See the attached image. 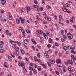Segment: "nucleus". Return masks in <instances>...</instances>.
<instances>
[{
  "label": "nucleus",
  "instance_id": "nucleus-1",
  "mask_svg": "<svg viewBox=\"0 0 76 76\" xmlns=\"http://www.w3.org/2000/svg\"><path fill=\"white\" fill-rule=\"evenodd\" d=\"M18 66H21L23 69H25V64H24V62H22L21 64L19 62Z\"/></svg>",
  "mask_w": 76,
  "mask_h": 76
},
{
  "label": "nucleus",
  "instance_id": "nucleus-2",
  "mask_svg": "<svg viewBox=\"0 0 76 76\" xmlns=\"http://www.w3.org/2000/svg\"><path fill=\"white\" fill-rule=\"evenodd\" d=\"M19 19L21 21V23H24L25 22V19L24 18L20 17Z\"/></svg>",
  "mask_w": 76,
  "mask_h": 76
},
{
  "label": "nucleus",
  "instance_id": "nucleus-3",
  "mask_svg": "<svg viewBox=\"0 0 76 76\" xmlns=\"http://www.w3.org/2000/svg\"><path fill=\"white\" fill-rule=\"evenodd\" d=\"M67 35L68 38L69 39H72L73 38V36L70 34V33H68L67 34Z\"/></svg>",
  "mask_w": 76,
  "mask_h": 76
},
{
  "label": "nucleus",
  "instance_id": "nucleus-4",
  "mask_svg": "<svg viewBox=\"0 0 76 76\" xmlns=\"http://www.w3.org/2000/svg\"><path fill=\"white\" fill-rule=\"evenodd\" d=\"M43 67L44 69H47V66H46V65L45 64H43L42 63L40 64Z\"/></svg>",
  "mask_w": 76,
  "mask_h": 76
},
{
  "label": "nucleus",
  "instance_id": "nucleus-5",
  "mask_svg": "<svg viewBox=\"0 0 76 76\" xmlns=\"http://www.w3.org/2000/svg\"><path fill=\"white\" fill-rule=\"evenodd\" d=\"M1 2L2 5H4L6 2V0H1Z\"/></svg>",
  "mask_w": 76,
  "mask_h": 76
},
{
  "label": "nucleus",
  "instance_id": "nucleus-6",
  "mask_svg": "<svg viewBox=\"0 0 76 76\" xmlns=\"http://www.w3.org/2000/svg\"><path fill=\"white\" fill-rule=\"evenodd\" d=\"M7 58L9 61H12V58L11 57V56L8 55L7 56Z\"/></svg>",
  "mask_w": 76,
  "mask_h": 76
},
{
  "label": "nucleus",
  "instance_id": "nucleus-7",
  "mask_svg": "<svg viewBox=\"0 0 76 76\" xmlns=\"http://www.w3.org/2000/svg\"><path fill=\"white\" fill-rule=\"evenodd\" d=\"M57 67H62L63 66V65L62 64V63L60 62L59 63H58V64H57Z\"/></svg>",
  "mask_w": 76,
  "mask_h": 76
},
{
  "label": "nucleus",
  "instance_id": "nucleus-8",
  "mask_svg": "<svg viewBox=\"0 0 76 76\" xmlns=\"http://www.w3.org/2000/svg\"><path fill=\"white\" fill-rule=\"evenodd\" d=\"M37 32H38L39 34H40V35H42V33H43V31H37Z\"/></svg>",
  "mask_w": 76,
  "mask_h": 76
},
{
  "label": "nucleus",
  "instance_id": "nucleus-9",
  "mask_svg": "<svg viewBox=\"0 0 76 76\" xmlns=\"http://www.w3.org/2000/svg\"><path fill=\"white\" fill-rule=\"evenodd\" d=\"M56 63L58 64V63H59L61 62V60L59 59H57L56 61Z\"/></svg>",
  "mask_w": 76,
  "mask_h": 76
},
{
  "label": "nucleus",
  "instance_id": "nucleus-10",
  "mask_svg": "<svg viewBox=\"0 0 76 76\" xmlns=\"http://www.w3.org/2000/svg\"><path fill=\"white\" fill-rule=\"evenodd\" d=\"M26 9L27 10V12L28 11H30L31 10V8L29 7H26Z\"/></svg>",
  "mask_w": 76,
  "mask_h": 76
},
{
  "label": "nucleus",
  "instance_id": "nucleus-11",
  "mask_svg": "<svg viewBox=\"0 0 76 76\" xmlns=\"http://www.w3.org/2000/svg\"><path fill=\"white\" fill-rule=\"evenodd\" d=\"M20 19H17L16 20V21L17 23H18V24H19V23L20 22Z\"/></svg>",
  "mask_w": 76,
  "mask_h": 76
},
{
  "label": "nucleus",
  "instance_id": "nucleus-12",
  "mask_svg": "<svg viewBox=\"0 0 76 76\" xmlns=\"http://www.w3.org/2000/svg\"><path fill=\"white\" fill-rule=\"evenodd\" d=\"M68 62L69 63V64H72L73 62L71 61L70 60H69Z\"/></svg>",
  "mask_w": 76,
  "mask_h": 76
},
{
  "label": "nucleus",
  "instance_id": "nucleus-13",
  "mask_svg": "<svg viewBox=\"0 0 76 76\" xmlns=\"http://www.w3.org/2000/svg\"><path fill=\"white\" fill-rule=\"evenodd\" d=\"M46 20H47L48 21H50V20H51V18L50 17L46 18Z\"/></svg>",
  "mask_w": 76,
  "mask_h": 76
},
{
  "label": "nucleus",
  "instance_id": "nucleus-14",
  "mask_svg": "<svg viewBox=\"0 0 76 76\" xmlns=\"http://www.w3.org/2000/svg\"><path fill=\"white\" fill-rule=\"evenodd\" d=\"M62 9L64 11V12H67V10L66 9L63 8V7H62Z\"/></svg>",
  "mask_w": 76,
  "mask_h": 76
},
{
  "label": "nucleus",
  "instance_id": "nucleus-15",
  "mask_svg": "<svg viewBox=\"0 0 76 76\" xmlns=\"http://www.w3.org/2000/svg\"><path fill=\"white\" fill-rule=\"evenodd\" d=\"M50 63L51 64H54V63H55V61H54V60H53L52 61L50 60Z\"/></svg>",
  "mask_w": 76,
  "mask_h": 76
},
{
  "label": "nucleus",
  "instance_id": "nucleus-16",
  "mask_svg": "<svg viewBox=\"0 0 76 76\" xmlns=\"http://www.w3.org/2000/svg\"><path fill=\"white\" fill-rule=\"evenodd\" d=\"M23 72L24 73H26L27 72V70H26L25 69H24V68H23Z\"/></svg>",
  "mask_w": 76,
  "mask_h": 76
},
{
  "label": "nucleus",
  "instance_id": "nucleus-17",
  "mask_svg": "<svg viewBox=\"0 0 76 76\" xmlns=\"http://www.w3.org/2000/svg\"><path fill=\"white\" fill-rule=\"evenodd\" d=\"M4 67H6V68H8V66H6V65H5V64H6L7 62H4Z\"/></svg>",
  "mask_w": 76,
  "mask_h": 76
},
{
  "label": "nucleus",
  "instance_id": "nucleus-18",
  "mask_svg": "<svg viewBox=\"0 0 76 76\" xmlns=\"http://www.w3.org/2000/svg\"><path fill=\"white\" fill-rule=\"evenodd\" d=\"M19 52L17 51L16 52V56H19Z\"/></svg>",
  "mask_w": 76,
  "mask_h": 76
},
{
  "label": "nucleus",
  "instance_id": "nucleus-19",
  "mask_svg": "<svg viewBox=\"0 0 76 76\" xmlns=\"http://www.w3.org/2000/svg\"><path fill=\"white\" fill-rule=\"evenodd\" d=\"M24 42L25 44H28V40H25L24 41Z\"/></svg>",
  "mask_w": 76,
  "mask_h": 76
},
{
  "label": "nucleus",
  "instance_id": "nucleus-20",
  "mask_svg": "<svg viewBox=\"0 0 76 76\" xmlns=\"http://www.w3.org/2000/svg\"><path fill=\"white\" fill-rule=\"evenodd\" d=\"M37 69L38 71H41V68L40 66H38Z\"/></svg>",
  "mask_w": 76,
  "mask_h": 76
},
{
  "label": "nucleus",
  "instance_id": "nucleus-21",
  "mask_svg": "<svg viewBox=\"0 0 76 76\" xmlns=\"http://www.w3.org/2000/svg\"><path fill=\"white\" fill-rule=\"evenodd\" d=\"M21 53L22 54H25V51L23 50L22 49L21 50Z\"/></svg>",
  "mask_w": 76,
  "mask_h": 76
},
{
  "label": "nucleus",
  "instance_id": "nucleus-22",
  "mask_svg": "<svg viewBox=\"0 0 76 76\" xmlns=\"http://www.w3.org/2000/svg\"><path fill=\"white\" fill-rule=\"evenodd\" d=\"M44 55L45 56H46L47 58H48L49 57V55H47L46 53H44Z\"/></svg>",
  "mask_w": 76,
  "mask_h": 76
},
{
  "label": "nucleus",
  "instance_id": "nucleus-23",
  "mask_svg": "<svg viewBox=\"0 0 76 76\" xmlns=\"http://www.w3.org/2000/svg\"><path fill=\"white\" fill-rule=\"evenodd\" d=\"M11 43L13 45H15V44H16V42L14 41H12Z\"/></svg>",
  "mask_w": 76,
  "mask_h": 76
},
{
  "label": "nucleus",
  "instance_id": "nucleus-24",
  "mask_svg": "<svg viewBox=\"0 0 76 76\" xmlns=\"http://www.w3.org/2000/svg\"><path fill=\"white\" fill-rule=\"evenodd\" d=\"M73 44H75L76 43V40L75 39H74L73 40Z\"/></svg>",
  "mask_w": 76,
  "mask_h": 76
},
{
  "label": "nucleus",
  "instance_id": "nucleus-25",
  "mask_svg": "<svg viewBox=\"0 0 76 76\" xmlns=\"http://www.w3.org/2000/svg\"><path fill=\"white\" fill-rule=\"evenodd\" d=\"M4 50L3 49H1L0 50V53H3V52H4Z\"/></svg>",
  "mask_w": 76,
  "mask_h": 76
},
{
  "label": "nucleus",
  "instance_id": "nucleus-26",
  "mask_svg": "<svg viewBox=\"0 0 76 76\" xmlns=\"http://www.w3.org/2000/svg\"><path fill=\"white\" fill-rule=\"evenodd\" d=\"M75 48V47L74 45H72L71 47V49H74V48Z\"/></svg>",
  "mask_w": 76,
  "mask_h": 76
},
{
  "label": "nucleus",
  "instance_id": "nucleus-27",
  "mask_svg": "<svg viewBox=\"0 0 76 76\" xmlns=\"http://www.w3.org/2000/svg\"><path fill=\"white\" fill-rule=\"evenodd\" d=\"M29 70H33V68L31 67V66H30L29 67Z\"/></svg>",
  "mask_w": 76,
  "mask_h": 76
},
{
  "label": "nucleus",
  "instance_id": "nucleus-28",
  "mask_svg": "<svg viewBox=\"0 0 76 76\" xmlns=\"http://www.w3.org/2000/svg\"><path fill=\"white\" fill-rule=\"evenodd\" d=\"M42 14L44 16H46V13L45 12H43L42 13Z\"/></svg>",
  "mask_w": 76,
  "mask_h": 76
},
{
  "label": "nucleus",
  "instance_id": "nucleus-29",
  "mask_svg": "<svg viewBox=\"0 0 76 76\" xmlns=\"http://www.w3.org/2000/svg\"><path fill=\"white\" fill-rule=\"evenodd\" d=\"M61 34L62 35L64 34V31L62 30L61 31Z\"/></svg>",
  "mask_w": 76,
  "mask_h": 76
},
{
  "label": "nucleus",
  "instance_id": "nucleus-30",
  "mask_svg": "<svg viewBox=\"0 0 76 76\" xmlns=\"http://www.w3.org/2000/svg\"><path fill=\"white\" fill-rule=\"evenodd\" d=\"M47 9H51V7H50V6L47 5L46 7Z\"/></svg>",
  "mask_w": 76,
  "mask_h": 76
},
{
  "label": "nucleus",
  "instance_id": "nucleus-31",
  "mask_svg": "<svg viewBox=\"0 0 76 76\" xmlns=\"http://www.w3.org/2000/svg\"><path fill=\"white\" fill-rule=\"evenodd\" d=\"M34 2V3L35 4H38V2H37V0H35Z\"/></svg>",
  "mask_w": 76,
  "mask_h": 76
},
{
  "label": "nucleus",
  "instance_id": "nucleus-32",
  "mask_svg": "<svg viewBox=\"0 0 76 76\" xmlns=\"http://www.w3.org/2000/svg\"><path fill=\"white\" fill-rule=\"evenodd\" d=\"M12 47L13 48H14V49H15V48H16L17 46H16V45H13Z\"/></svg>",
  "mask_w": 76,
  "mask_h": 76
},
{
  "label": "nucleus",
  "instance_id": "nucleus-33",
  "mask_svg": "<svg viewBox=\"0 0 76 76\" xmlns=\"http://www.w3.org/2000/svg\"><path fill=\"white\" fill-rule=\"evenodd\" d=\"M49 41L50 43H51L52 42V39L51 38H49Z\"/></svg>",
  "mask_w": 76,
  "mask_h": 76
},
{
  "label": "nucleus",
  "instance_id": "nucleus-34",
  "mask_svg": "<svg viewBox=\"0 0 76 76\" xmlns=\"http://www.w3.org/2000/svg\"><path fill=\"white\" fill-rule=\"evenodd\" d=\"M63 49L64 50H67V48L66 46H64L63 47Z\"/></svg>",
  "mask_w": 76,
  "mask_h": 76
},
{
  "label": "nucleus",
  "instance_id": "nucleus-35",
  "mask_svg": "<svg viewBox=\"0 0 76 76\" xmlns=\"http://www.w3.org/2000/svg\"><path fill=\"white\" fill-rule=\"evenodd\" d=\"M26 32L28 34H29V33H30V31H29V30H26Z\"/></svg>",
  "mask_w": 76,
  "mask_h": 76
},
{
  "label": "nucleus",
  "instance_id": "nucleus-36",
  "mask_svg": "<svg viewBox=\"0 0 76 76\" xmlns=\"http://www.w3.org/2000/svg\"><path fill=\"white\" fill-rule=\"evenodd\" d=\"M47 63H48V66H49V67H51V64H50V63L49 62H48Z\"/></svg>",
  "mask_w": 76,
  "mask_h": 76
},
{
  "label": "nucleus",
  "instance_id": "nucleus-37",
  "mask_svg": "<svg viewBox=\"0 0 76 76\" xmlns=\"http://www.w3.org/2000/svg\"><path fill=\"white\" fill-rule=\"evenodd\" d=\"M55 44L56 45V46H59V45L57 42L55 43Z\"/></svg>",
  "mask_w": 76,
  "mask_h": 76
},
{
  "label": "nucleus",
  "instance_id": "nucleus-38",
  "mask_svg": "<svg viewBox=\"0 0 76 76\" xmlns=\"http://www.w3.org/2000/svg\"><path fill=\"white\" fill-rule=\"evenodd\" d=\"M21 32L22 33H23V34H24L25 33V30H24V29H23L21 30Z\"/></svg>",
  "mask_w": 76,
  "mask_h": 76
},
{
  "label": "nucleus",
  "instance_id": "nucleus-39",
  "mask_svg": "<svg viewBox=\"0 0 76 76\" xmlns=\"http://www.w3.org/2000/svg\"><path fill=\"white\" fill-rule=\"evenodd\" d=\"M4 75V72H2L0 73V75L1 76H3Z\"/></svg>",
  "mask_w": 76,
  "mask_h": 76
},
{
  "label": "nucleus",
  "instance_id": "nucleus-40",
  "mask_svg": "<svg viewBox=\"0 0 76 76\" xmlns=\"http://www.w3.org/2000/svg\"><path fill=\"white\" fill-rule=\"evenodd\" d=\"M9 19L10 20H12V17L11 16H10L9 17Z\"/></svg>",
  "mask_w": 76,
  "mask_h": 76
},
{
  "label": "nucleus",
  "instance_id": "nucleus-41",
  "mask_svg": "<svg viewBox=\"0 0 76 76\" xmlns=\"http://www.w3.org/2000/svg\"><path fill=\"white\" fill-rule=\"evenodd\" d=\"M32 48H33V50L34 51H35V47L34 46H32Z\"/></svg>",
  "mask_w": 76,
  "mask_h": 76
},
{
  "label": "nucleus",
  "instance_id": "nucleus-42",
  "mask_svg": "<svg viewBox=\"0 0 76 76\" xmlns=\"http://www.w3.org/2000/svg\"><path fill=\"white\" fill-rule=\"evenodd\" d=\"M40 56H41V55H40V53H38V54L37 55V56L38 57H39V58L40 57Z\"/></svg>",
  "mask_w": 76,
  "mask_h": 76
},
{
  "label": "nucleus",
  "instance_id": "nucleus-43",
  "mask_svg": "<svg viewBox=\"0 0 76 76\" xmlns=\"http://www.w3.org/2000/svg\"><path fill=\"white\" fill-rule=\"evenodd\" d=\"M71 53H73L74 54H76V52H75V51H74L73 50L71 51Z\"/></svg>",
  "mask_w": 76,
  "mask_h": 76
},
{
  "label": "nucleus",
  "instance_id": "nucleus-44",
  "mask_svg": "<svg viewBox=\"0 0 76 76\" xmlns=\"http://www.w3.org/2000/svg\"><path fill=\"white\" fill-rule=\"evenodd\" d=\"M19 50V47H18L16 49V51H18Z\"/></svg>",
  "mask_w": 76,
  "mask_h": 76
},
{
  "label": "nucleus",
  "instance_id": "nucleus-45",
  "mask_svg": "<svg viewBox=\"0 0 76 76\" xmlns=\"http://www.w3.org/2000/svg\"><path fill=\"white\" fill-rule=\"evenodd\" d=\"M56 74L57 75H60V73L58 72L57 71L56 72Z\"/></svg>",
  "mask_w": 76,
  "mask_h": 76
},
{
  "label": "nucleus",
  "instance_id": "nucleus-46",
  "mask_svg": "<svg viewBox=\"0 0 76 76\" xmlns=\"http://www.w3.org/2000/svg\"><path fill=\"white\" fill-rule=\"evenodd\" d=\"M21 11L22 12H23L25 11V10L23 9H22L21 10Z\"/></svg>",
  "mask_w": 76,
  "mask_h": 76
},
{
  "label": "nucleus",
  "instance_id": "nucleus-47",
  "mask_svg": "<svg viewBox=\"0 0 76 76\" xmlns=\"http://www.w3.org/2000/svg\"><path fill=\"white\" fill-rule=\"evenodd\" d=\"M47 47L48 48H50L51 47V45L50 44H48L47 45Z\"/></svg>",
  "mask_w": 76,
  "mask_h": 76
},
{
  "label": "nucleus",
  "instance_id": "nucleus-48",
  "mask_svg": "<svg viewBox=\"0 0 76 76\" xmlns=\"http://www.w3.org/2000/svg\"><path fill=\"white\" fill-rule=\"evenodd\" d=\"M66 12L69 13H71V11H69L68 10H67V11Z\"/></svg>",
  "mask_w": 76,
  "mask_h": 76
},
{
  "label": "nucleus",
  "instance_id": "nucleus-49",
  "mask_svg": "<svg viewBox=\"0 0 76 76\" xmlns=\"http://www.w3.org/2000/svg\"><path fill=\"white\" fill-rule=\"evenodd\" d=\"M68 70H69V71H70L71 70V67H69L68 68Z\"/></svg>",
  "mask_w": 76,
  "mask_h": 76
},
{
  "label": "nucleus",
  "instance_id": "nucleus-50",
  "mask_svg": "<svg viewBox=\"0 0 76 76\" xmlns=\"http://www.w3.org/2000/svg\"><path fill=\"white\" fill-rule=\"evenodd\" d=\"M66 7H69V4H68L67 3H66Z\"/></svg>",
  "mask_w": 76,
  "mask_h": 76
},
{
  "label": "nucleus",
  "instance_id": "nucleus-51",
  "mask_svg": "<svg viewBox=\"0 0 76 76\" xmlns=\"http://www.w3.org/2000/svg\"><path fill=\"white\" fill-rule=\"evenodd\" d=\"M67 48L69 49V50H70L71 49V47L67 46Z\"/></svg>",
  "mask_w": 76,
  "mask_h": 76
},
{
  "label": "nucleus",
  "instance_id": "nucleus-52",
  "mask_svg": "<svg viewBox=\"0 0 76 76\" xmlns=\"http://www.w3.org/2000/svg\"><path fill=\"white\" fill-rule=\"evenodd\" d=\"M43 23H44V24H46V23H47V22L45 21H44L43 22Z\"/></svg>",
  "mask_w": 76,
  "mask_h": 76
},
{
  "label": "nucleus",
  "instance_id": "nucleus-53",
  "mask_svg": "<svg viewBox=\"0 0 76 76\" xmlns=\"http://www.w3.org/2000/svg\"><path fill=\"white\" fill-rule=\"evenodd\" d=\"M18 58L19 59H20V60H21V59H22V57L20 56H18Z\"/></svg>",
  "mask_w": 76,
  "mask_h": 76
},
{
  "label": "nucleus",
  "instance_id": "nucleus-54",
  "mask_svg": "<svg viewBox=\"0 0 76 76\" xmlns=\"http://www.w3.org/2000/svg\"><path fill=\"white\" fill-rule=\"evenodd\" d=\"M0 42L1 44H4V43L3 41H1Z\"/></svg>",
  "mask_w": 76,
  "mask_h": 76
},
{
  "label": "nucleus",
  "instance_id": "nucleus-55",
  "mask_svg": "<svg viewBox=\"0 0 76 76\" xmlns=\"http://www.w3.org/2000/svg\"><path fill=\"white\" fill-rule=\"evenodd\" d=\"M7 35L8 36H11V35H12V34L11 33H10L9 34H7Z\"/></svg>",
  "mask_w": 76,
  "mask_h": 76
},
{
  "label": "nucleus",
  "instance_id": "nucleus-56",
  "mask_svg": "<svg viewBox=\"0 0 76 76\" xmlns=\"http://www.w3.org/2000/svg\"><path fill=\"white\" fill-rule=\"evenodd\" d=\"M0 20H1V21H2V20H3V18L1 16L0 17Z\"/></svg>",
  "mask_w": 76,
  "mask_h": 76
},
{
  "label": "nucleus",
  "instance_id": "nucleus-57",
  "mask_svg": "<svg viewBox=\"0 0 76 76\" xmlns=\"http://www.w3.org/2000/svg\"><path fill=\"white\" fill-rule=\"evenodd\" d=\"M23 28L22 27H19V30H22L23 29Z\"/></svg>",
  "mask_w": 76,
  "mask_h": 76
},
{
  "label": "nucleus",
  "instance_id": "nucleus-58",
  "mask_svg": "<svg viewBox=\"0 0 76 76\" xmlns=\"http://www.w3.org/2000/svg\"><path fill=\"white\" fill-rule=\"evenodd\" d=\"M37 47L38 48H39L40 49H41V46H39V45H38Z\"/></svg>",
  "mask_w": 76,
  "mask_h": 76
},
{
  "label": "nucleus",
  "instance_id": "nucleus-59",
  "mask_svg": "<svg viewBox=\"0 0 76 76\" xmlns=\"http://www.w3.org/2000/svg\"><path fill=\"white\" fill-rule=\"evenodd\" d=\"M45 37V39H47L48 38V37H47V36L46 35L45 36H44Z\"/></svg>",
  "mask_w": 76,
  "mask_h": 76
},
{
  "label": "nucleus",
  "instance_id": "nucleus-60",
  "mask_svg": "<svg viewBox=\"0 0 76 76\" xmlns=\"http://www.w3.org/2000/svg\"><path fill=\"white\" fill-rule=\"evenodd\" d=\"M33 72L34 73V74H37V72H36V71H35V70H33Z\"/></svg>",
  "mask_w": 76,
  "mask_h": 76
},
{
  "label": "nucleus",
  "instance_id": "nucleus-61",
  "mask_svg": "<svg viewBox=\"0 0 76 76\" xmlns=\"http://www.w3.org/2000/svg\"><path fill=\"white\" fill-rule=\"evenodd\" d=\"M63 37L64 39L66 38V36L65 35H63Z\"/></svg>",
  "mask_w": 76,
  "mask_h": 76
},
{
  "label": "nucleus",
  "instance_id": "nucleus-62",
  "mask_svg": "<svg viewBox=\"0 0 76 76\" xmlns=\"http://www.w3.org/2000/svg\"><path fill=\"white\" fill-rule=\"evenodd\" d=\"M37 66L36 64H34V67L35 68H37Z\"/></svg>",
  "mask_w": 76,
  "mask_h": 76
},
{
  "label": "nucleus",
  "instance_id": "nucleus-63",
  "mask_svg": "<svg viewBox=\"0 0 76 76\" xmlns=\"http://www.w3.org/2000/svg\"><path fill=\"white\" fill-rule=\"evenodd\" d=\"M59 24L61 25H63L64 24L63 23H61V22H59Z\"/></svg>",
  "mask_w": 76,
  "mask_h": 76
},
{
  "label": "nucleus",
  "instance_id": "nucleus-64",
  "mask_svg": "<svg viewBox=\"0 0 76 76\" xmlns=\"http://www.w3.org/2000/svg\"><path fill=\"white\" fill-rule=\"evenodd\" d=\"M71 61L72 62V61H74V60H75L74 58H72L71 59Z\"/></svg>",
  "mask_w": 76,
  "mask_h": 76
}]
</instances>
